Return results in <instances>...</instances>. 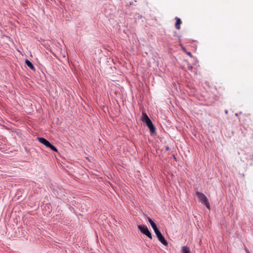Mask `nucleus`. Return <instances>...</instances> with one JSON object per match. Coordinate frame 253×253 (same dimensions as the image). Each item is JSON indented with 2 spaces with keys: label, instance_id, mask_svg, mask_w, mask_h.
<instances>
[{
  "label": "nucleus",
  "instance_id": "13",
  "mask_svg": "<svg viewBox=\"0 0 253 253\" xmlns=\"http://www.w3.org/2000/svg\"><path fill=\"white\" fill-rule=\"evenodd\" d=\"M225 112L226 114H227L228 113V111L227 110H225Z\"/></svg>",
  "mask_w": 253,
  "mask_h": 253
},
{
  "label": "nucleus",
  "instance_id": "10",
  "mask_svg": "<svg viewBox=\"0 0 253 253\" xmlns=\"http://www.w3.org/2000/svg\"><path fill=\"white\" fill-rule=\"evenodd\" d=\"M187 54H188L189 56H190V57H192V54H191V52H187Z\"/></svg>",
  "mask_w": 253,
  "mask_h": 253
},
{
  "label": "nucleus",
  "instance_id": "8",
  "mask_svg": "<svg viewBox=\"0 0 253 253\" xmlns=\"http://www.w3.org/2000/svg\"><path fill=\"white\" fill-rule=\"evenodd\" d=\"M25 63L27 65V66L28 67H29L31 69H32V70H34V71L35 70L34 66L32 63V62L31 61H30L29 60L26 59Z\"/></svg>",
  "mask_w": 253,
  "mask_h": 253
},
{
  "label": "nucleus",
  "instance_id": "2",
  "mask_svg": "<svg viewBox=\"0 0 253 253\" xmlns=\"http://www.w3.org/2000/svg\"><path fill=\"white\" fill-rule=\"evenodd\" d=\"M196 194L199 201L201 202L204 203L206 207L209 209L210 208V205L207 197L205 195V194L200 192H196Z\"/></svg>",
  "mask_w": 253,
  "mask_h": 253
},
{
  "label": "nucleus",
  "instance_id": "3",
  "mask_svg": "<svg viewBox=\"0 0 253 253\" xmlns=\"http://www.w3.org/2000/svg\"><path fill=\"white\" fill-rule=\"evenodd\" d=\"M37 139L41 143L45 145L46 147L50 148L52 151L57 152V148L52 145L47 140L42 137H37Z\"/></svg>",
  "mask_w": 253,
  "mask_h": 253
},
{
  "label": "nucleus",
  "instance_id": "7",
  "mask_svg": "<svg viewBox=\"0 0 253 253\" xmlns=\"http://www.w3.org/2000/svg\"><path fill=\"white\" fill-rule=\"evenodd\" d=\"M147 219L148 221H149V222L150 223V224H151L154 231H155V230L158 229L156 224L153 222V221L152 220V219L150 217L147 216Z\"/></svg>",
  "mask_w": 253,
  "mask_h": 253
},
{
  "label": "nucleus",
  "instance_id": "4",
  "mask_svg": "<svg viewBox=\"0 0 253 253\" xmlns=\"http://www.w3.org/2000/svg\"><path fill=\"white\" fill-rule=\"evenodd\" d=\"M137 228L142 234L147 236L149 239H152L151 233L149 231L146 225H137Z\"/></svg>",
  "mask_w": 253,
  "mask_h": 253
},
{
  "label": "nucleus",
  "instance_id": "1",
  "mask_svg": "<svg viewBox=\"0 0 253 253\" xmlns=\"http://www.w3.org/2000/svg\"><path fill=\"white\" fill-rule=\"evenodd\" d=\"M141 120L143 123L146 124L151 133H154L156 132L154 126L145 112H142Z\"/></svg>",
  "mask_w": 253,
  "mask_h": 253
},
{
  "label": "nucleus",
  "instance_id": "9",
  "mask_svg": "<svg viewBox=\"0 0 253 253\" xmlns=\"http://www.w3.org/2000/svg\"><path fill=\"white\" fill-rule=\"evenodd\" d=\"M182 253H191L189 248L187 246L182 247Z\"/></svg>",
  "mask_w": 253,
  "mask_h": 253
},
{
  "label": "nucleus",
  "instance_id": "5",
  "mask_svg": "<svg viewBox=\"0 0 253 253\" xmlns=\"http://www.w3.org/2000/svg\"><path fill=\"white\" fill-rule=\"evenodd\" d=\"M159 241L164 245L167 246L168 243L167 240L165 239L164 237L163 236L159 230L157 229L154 231Z\"/></svg>",
  "mask_w": 253,
  "mask_h": 253
},
{
  "label": "nucleus",
  "instance_id": "6",
  "mask_svg": "<svg viewBox=\"0 0 253 253\" xmlns=\"http://www.w3.org/2000/svg\"><path fill=\"white\" fill-rule=\"evenodd\" d=\"M175 20H176V23L175 24V28L177 30H179L180 29V25L182 23L181 20L179 18H178L177 17H175Z\"/></svg>",
  "mask_w": 253,
  "mask_h": 253
},
{
  "label": "nucleus",
  "instance_id": "12",
  "mask_svg": "<svg viewBox=\"0 0 253 253\" xmlns=\"http://www.w3.org/2000/svg\"><path fill=\"white\" fill-rule=\"evenodd\" d=\"M166 149L167 150H169V148L168 146H167V147H166Z\"/></svg>",
  "mask_w": 253,
  "mask_h": 253
},
{
  "label": "nucleus",
  "instance_id": "11",
  "mask_svg": "<svg viewBox=\"0 0 253 253\" xmlns=\"http://www.w3.org/2000/svg\"><path fill=\"white\" fill-rule=\"evenodd\" d=\"M245 250L247 253H250L249 251L247 248H246Z\"/></svg>",
  "mask_w": 253,
  "mask_h": 253
}]
</instances>
